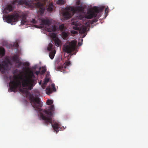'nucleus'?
<instances>
[{"instance_id":"obj_1","label":"nucleus","mask_w":148,"mask_h":148,"mask_svg":"<svg viewBox=\"0 0 148 148\" xmlns=\"http://www.w3.org/2000/svg\"><path fill=\"white\" fill-rule=\"evenodd\" d=\"M27 75L23 77L19 75L10 76L9 92H14L17 88H21V85L23 88L20 89V90L23 94H27V90H31L32 89L36 83V80L34 78V74L33 71L30 70L29 68H27Z\"/></svg>"},{"instance_id":"obj_2","label":"nucleus","mask_w":148,"mask_h":148,"mask_svg":"<svg viewBox=\"0 0 148 148\" xmlns=\"http://www.w3.org/2000/svg\"><path fill=\"white\" fill-rule=\"evenodd\" d=\"M30 102L35 110L38 112L40 114V118L44 121V123L47 125L48 124H52V117L54 111V107L53 105V100L48 99L46 103L48 105H51L47 110L41 109L42 106V103L41 101V99L38 97H34L33 96L30 97Z\"/></svg>"},{"instance_id":"obj_3","label":"nucleus","mask_w":148,"mask_h":148,"mask_svg":"<svg viewBox=\"0 0 148 148\" xmlns=\"http://www.w3.org/2000/svg\"><path fill=\"white\" fill-rule=\"evenodd\" d=\"M66 11L63 13V16L66 20L70 18L76 12H84V9L82 6H79L74 8L73 7H68L66 8Z\"/></svg>"},{"instance_id":"obj_4","label":"nucleus","mask_w":148,"mask_h":148,"mask_svg":"<svg viewBox=\"0 0 148 148\" xmlns=\"http://www.w3.org/2000/svg\"><path fill=\"white\" fill-rule=\"evenodd\" d=\"M104 8V7H94L93 10H90L88 11L84 17H82V19L85 18L89 19L93 17H95L97 16V14L100 12H102Z\"/></svg>"},{"instance_id":"obj_5","label":"nucleus","mask_w":148,"mask_h":148,"mask_svg":"<svg viewBox=\"0 0 148 148\" xmlns=\"http://www.w3.org/2000/svg\"><path fill=\"white\" fill-rule=\"evenodd\" d=\"M76 42L74 40L70 42L69 45H65L63 47L64 51L67 53H71L75 50L76 47Z\"/></svg>"},{"instance_id":"obj_6","label":"nucleus","mask_w":148,"mask_h":148,"mask_svg":"<svg viewBox=\"0 0 148 148\" xmlns=\"http://www.w3.org/2000/svg\"><path fill=\"white\" fill-rule=\"evenodd\" d=\"M19 17V14L17 13H15L11 15L6 16H5V18L7 23H11L12 25L13 23H12L15 22L17 21Z\"/></svg>"},{"instance_id":"obj_7","label":"nucleus","mask_w":148,"mask_h":148,"mask_svg":"<svg viewBox=\"0 0 148 148\" xmlns=\"http://www.w3.org/2000/svg\"><path fill=\"white\" fill-rule=\"evenodd\" d=\"M34 0H30V1H27L26 0H20L18 1V4L23 5L25 4L26 6H27L29 7H33L34 5H38L39 6L40 5V4L38 3L36 4L33 3Z\"/></svg>"},{"instance_id":"obj_8","label":"nucleus","mask_w":148,"mask_h":148,"mask_svg":"<svg viewBox=\"0 0 148 148\" xmlns=\"http://www.w3.org/2000/svg\"><path fill=\"white\" fill-rule=\"evenodd\" d=\"M11 60L16 63V66L18 68L22 64V62L20 61L18 56L15 55L11 58Z\"/></svg>"},{"instance_id":"obj_9","label":"nucleus","mask_w":148,"mask_h":148,"mask_svg":"<svg viewBox=\"0 0 148 148\" xmlns=\"http://www.w3.org/2000/svg\"><path fill=\"white\" fill-rule=\"evenodd\" d=\"M3 64H0V71H1L2 73L3 74L5 72V68L8 67L9 64L5 61H3Z\"/></svg>"},{"instance_id":"obj_10","label":"nucleus","mask_w":148,"mask_h":148,"mask_svg":"<svg viewBox=\"0 0 148 148\" xmlns=\"http://www.w3.org/2000/svg\"><path fill=\"white\" fill-rule=\"evenodd\" d=\"M52 89H51L49 86H48L46 89V93L48 95L51 94L52 91L53 92L56 91V90L55 88V85L54 84H51Z\"/></svg>"},{"instance_id":"obj_11","label":"nucleus","mask_w":148,"mask_h":148,"mask_svg":"<svg viewBox=\"0 0 148 148\" xmlns=\"http://www.w3.org/2000/svg\"><path fill=\"white\" fill-rule=\"evenodd\" d=\"M39 20L41 21V25L49 26L51 24V22L49 19L41 18L39 19Z\"/></svg>"},{"instance_id":"obj_12","label":"nucleus","mask_w":148,"mask_h":148,"mask_svg":"<svg viewBox=\"0 0 148 148\" xmlns=\"http://www.w3.org/2000/svg\"><path fill=\"white\" fill-rule=\"evenodd\" d=\"M52 126L54 130L56 131V133H57L59 131L58 129L60 126V125L57 122H55Z\"/></svg>"},{"instance_id":"obj_13","label":"nucleus","mask_w":148,"mask_h":148,"mask_svg":"<svg viewBox=\"0 0 148 148\" xmlns=\"http://www.w3.org/2000/svg\"><path fill=\"white\" fill-rule=\"evenodd\" d=\"M54 40L55 45L58 47H59L61 43L60 40L58 38H57L55 39Z\"/></svg>"},{"instance_id":"obj_14","label":"nucleus","mask_w":148,"mask_h":148,"mask_svg":"<svg viewBox=\"0 0 148 148\" xmlns=\"http://www.w3.org/2000/svg\"><path fill=\"white\" fill-rule=\"evenodd\" d=\"M87 29V27L86 26H82L79 28V32L82 34H83L85 33Z\"/></svg>"},{"instance_id":"obj_15","label":"nucleus","mask_w":148,"mask_h":148,"mask_svg":"<svg viewBox=\"0 0 148 148\" xmlns=\"http://www.w3.org/2000/svg\"><path fill=\"white\" fill-rule=\"evenodd\" d=\"M69 34L68 33L65 32H63L62 33V36L63 39L66 40L68 38Z\"/></svg>"},{"instance_id":"obj_16","label":"nucleus","mask_w":148,"mask_h":148,"mask_svg":"<svg viewBox=\"0 0 148 148\" xmlns=\"http://www.w3.org/2000/svg\"><path fill=\"white\" fill-rule=\"evenodd\" d=\"M56 51V50L54 49L53 51H51L49 53V56L51 59H53L54 58Z\"/></svg>"},{"instance_id":"obj_17","label":"nucleus","mask_w":148,"mask_h":148,"mask_svg":"<svg viewBox=\"0 0 148 148\" xmlns=\"http://www.w3.org/2000/svg\"><path fill=\"white\" fill-rule=\"evenodd\" d=\"M41 69V70L40 71V74L42 75L45 73V72L46 71L47 69L46 67H42V68H40L39 69L40 70Z\"/></svg>"},{"instance_id":"obj_18","label":"nucleus","mask_w":148,"mask_h":148,"mask_svg":"<svg viewBox=\"0 0 148 148\" xmlns=\"http://www.w3.org/2000/svg\"><path fill=\"white\" fill-rule=\"evenodd\" d=\"M71 64L70 62V61H68L66 60L65 62L63 64L62 68H66L67 66H70Z\"/></svg>"},{"instance_id":"obj_19","label":"nucleus","mask_w":148,"mask_h":148,"mask_svg":"<svg viewBox=\"0 0 148 148\" xmlns=\"http://www.w3.org/2000/svg\"><path fill=\"white\" fill-rule=\"evenodd\" d=\"M13 8H14L12 5L10 4L8 5L5 8V9L9 12L12 11L13 10Z\"/></svg>"},{"instance_id":"obj_20","label":"nucleus","mask_w":148,"mask_h":148,"mask_svg":"<svg viewBox=\"0 0 148 148\" xmlns=\"http://www.w3.org/2000/svg\"><path fill=\"white\" fill-rule=\"evenodd\" d=\"M5 51L4 48L0 47V56H3L5 54Z\"/></svg>"},{"instance_id":"obj_21","label":"nucleus","mask_w":148,"mask_h":148,"mask_svg":"<svg viewBox=\"0 0 148 148\" xmlns=\"http://www.w3.org/2000/svg\"><path fill=\"white\" fill-rule=\"evenodd\" d=\"M53 45L51 43H50L48 46L47 48V50L49 51H53L54 50L53 49Z\"/></svg>"},{"instance_id":"obj_22","label":"nucleus","mask_w":148,"mask_h":148,"mask_svg":"<svg viewBox=\"0 0 148 148\" xmlns=\"http://www.w3.org/2000/svg\"><path fill=\"white\" fill-rule=\"evenodd\" d=\"M53 5L52 3H51L47 8V11L48 12H51L53 10Z\"/></svg>"},{"instance_id":"obj_23","label":"nucleus","mask_w":148,"mask_h":148,"mask_svg":"<svg viewBox=\"0 0 148 148\" xmlns=\"http://www.w3.org/2000/svg\"><path fill=\"white\" fill-rule=\"evenodd\" d=\"M27 22V20L26 19V18L25 17V16H24L23 17V18H22L21 21V25H24Z\"/></svg>"},{"instance_id":"obj_24","label":"nucleus","mask_w":148,"mask_h":148,"mask_svg":"<svg viewBox=\"0 0 148 148\" xmlns=\"http://www.w3.org/2000/svg\"><path fill=\"white\" fill-rule=\"evenodd\" d=\"M59 29L62 32H64V30L65 29L64 24H63L60 25L59 26Z\"/></svg>"},{"instance_id":"obj_25","label":"nucleus","mask_w":148,"mask_h":148,"mask_svg":"<svg viewBox=\"0 0 148 148\" xmlns=\"http://www.w3.org/2000/svg\"><path fill=\"white\" fill-rule=\"evenodd\" d=\"M72 24L75 25V26L73 27V29L75 30H78L79 31V27L77 26V25L74 22H72Z\"/></svg>"},{"instance_id":"obj_26","label":"nucleus","mask_w":148,"mask_h":148,"mask_svg":"<svg viewBox=\"0 0 148 148\" xmlns=\"http://www.w3.org/2000/svg\"><path fill=\"white\" fill-rule=\"evenodd\" d=\"M45 29L47 31L49 32H51L52 31H54L55 30V29L54 28H53L52 29L51 28L48 27H46Z\"/></svg>"},{"instance_id":"obj_27","label":"nucleus","mask_w":148,"mask_h":148,"mask_svg":"<svg viewBox=\"0 0 148 148\" xmlns=\"http://www.w3.org/2000/svg\"><path fill=\"white\" fill-rule=\"evenodd\" d=\"M50 36L51 37L53 38V40H55V39L56 38H58L57 37H56V34L54 33H51L50 35Z\"/></svg>"},{"instance_id":"obj_28","label":"nucleus","mask_w":148,"mask_h":148,"mask_svg":"<svg viewBox=\"0 0 148 148\" xmlns=\"http://www.w3.org/2000/svg\"><path fill=\"white\" fill-rule=\"evenodd\" d=\"M57 3L58 4L63 5L65 3V1L63 0H58Z\"/></svg>"},{"instance_id":"obj_29","label":"nucleus","mask_w":148,"mask_h":148,"mask_svg":"<svg viewBox=\"0 0 148 148\" xmlns=\"http://www.w3.org/2000/svg\"><path fill=\"white\" fill-rule=\"evenodd\" d=\"M49 79L48 78H45L44 79V84L46 85L47 83L49 82Z\"/></svg>"},{"instance_id":"obj_30","label":"nucleus","mask_w":148,"mask_h":148,"mask_svg":"<svg viewBox=\"0 0 148 148\" xmlns=\"http://www.w3.org/2000/svg\"><path fill=\"white\" fill-rule=\"evenodd\" d=\"M30 22L31 23L33 24H36L37 22V21L35 18H32L31 19Z\"/></svg>"},{"instance_id":"obj_31","label":"nucleus","mask_w":148,"mask_h":148,"mask_svg":"<svg viewBox=\"0 0 148 148\" xmlns=\"http://www.w3.org/2000/svg\"><path fill=\"white\" fill-rule=\"evenodd\" d=\"M5 61H6L7 63L8 64H9L11 65H12V63L9 59L8 58H6V60Z\"/></svg>"},{"instance_id":"obj_32","label":"nucleus","mask_w":148,"mask_h":148,"mask_svg":"<svg viewBox=\"0 0 148 148\" xmlns=\"http://www.w3.org/2000/svg\"><path fill=\"white\" fill-rule=\"evenodd\" d=\"M71 32L72 34L74 35L77 34L78 33L77 31L74 30H71Z\"/></svg>"},{"instance_id":"obj_33","label":"nucleus","mask_w":148,"mask_h":148,"mask_svg":"<svg viewBox=\"0 0 148 148\" xmlns=\"http://www.w3.org/2000/svg\"><path fill=\"white\" fill-rule=\"evenodd\" d=\"M35 73L37 75H38L39 74H40V71H36Z\"/></svg>"},{"instance_id":"obj_34","label":"nucleus","mask_w":148,"mask_h":148,"mask_svg":"<svg viewBox=\"0 0 148 148\" xmlns=\"http://www.w3.org/2000/svg\"><path fill=\"white\" fill-rule=\"evenodd\" d=\"M97 21V20L95 19H94L93 20H92V22H91V24H92L95 22H96Z\"/></svg>"},{"instance_id":"obj_35","label":"nucleus","mask_w":148,"mask_h":148,"mask_svg":"<svg viewBox=\"0 0 148 148\" xmlns=\"http://www.w3.org/2000/svg\"><path fill=\"white\" fill-rule=\"evenodd\" d=\"M18 0H14V1H12V4H14L16 3H18Z\"/></svg>"},{"instance_id":"obj_36","label":"nucleus","mask_w":148,"mask_h":148,"mask_svg":"<svg viewBox=\"0 0 148 148\" xmlns=\"http://www.w3.org/2000/svg\"><path fill=\"white\" fill-rule=\"evenodd\" d=\"M108 7L106 8L105 10V12L106 13V12H108Z\"/></svg>"},{"instance_id":"obj_37","label":"nucleus","mask_w":148,"mask_h":148,"mask_svg":"<svg viewBox=\"0 0 148 148\" xmlns=\"http://www.w3.org/2000/svg\"><path fill=\"white\" fill-rule=\"evenodd\" d=\"M25 65L27 66H29V64L28 63L26 62L25 63Z\"/></svg>"},{"instance_id":"obj_38","label":"nucleus","mask_w":148,"mask_h":148,"mask_svg":"<svg viewBox=\"0 0 148 148\" xmlns=\"http://www.w3.org/2000/svg\"><path fill=\"white\" fill-rule=\"evenodd\" d=\"M79 3H80V1H77V5H79Z\"/></svg>"},{"instance_id":"obj_39","label":"nucleus","mask_w":148,"mask_h":148,"mask_svg":"<svg viewBox=\"0 0 148 148\" xmlns=\"http://www.w3.org/2000/svg\"><path fill=\"white\" fill-rule=\"evenodd\" d=\"M18 44L16 43V46L17 47H18Z\"/></svg>"},{"instance_id":"obj_40","label":"nucleus","mask_w":148,"mask_h":148,"mask_svg":"<svg viewBox=\"0 0 148 148\" xmlns=\"http://www.w3.org/2000/svg\"><path fill=\"white\" fill-rule=\"evenodd\" d=\"M41 83V82H39V84H40Z\"/></svg>"},{"instance_id":"obj_41","label":"nucleus","mask_w":148,"mask_h":148,"mask_svg":"<svg viewBox=\"0 0 148 148\" xmlns=\"http://www.w3.org/2000/svg\"><path fill=\"white\" fill-rule=\"evenodd\" d=\"M69 60V59H68V60Z\"/></svg>"}]
</instances>
